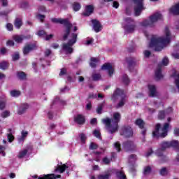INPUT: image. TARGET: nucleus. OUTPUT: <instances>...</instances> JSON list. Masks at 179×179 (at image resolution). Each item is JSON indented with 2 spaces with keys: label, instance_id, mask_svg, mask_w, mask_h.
Here are the masks:
<instances>
[{
  "label": "nucleus",
  "instance_id": "obj_1",
  "mask_svg": "<svg viewBox=\"0 0 179 179\" xmlns=\"http://www.w3.org/2000/svg\"><path fill=\"white\" fill-rule=\"evenodd\" d=\"M65 31L63 36L64 40H67L68 43L63 44V50L66 54H72L73 52V45L76 43L78 39V34L72 33L76 31L78 27L75 24L65 23L64 26Z\"/></svg>",
  "mask_w": 179,
  "mask_h": 179
},
{
  "label": "nucleus",
  "instance_id": "obj_2",
  "mask_svg": "<svg viewBox=\"0 0 179 179\" xmlns=\"http://www.w3.org/2000/svg\"><path fill=\"white\" fill-rule=\"evenodd\" d=\"M164 34L165 36L162 37L152 36L149 44L150 48H152L155 51H162L163 48L167 47L171 40V34L170 33L169 27L165 28Z\"/></svg>",
  "mask_w": 179,
  "mask_h": 179
},
{
  "label": "nucleus",
  "instance_id": "obj_3",
  "mask_svg": "<svg viewBox=\"0 0 179 179\" xmlns=\"http://www.w3.org/2000/svg\"><path fill=\"white\" fill-rule=\"evenodd\" d=\"M121 120V113L115 112L113 113V120L108 117L102 120L103 124L106 125L107 131L110 134H114L118 131V122Z\"/></svg>",
  "mask_w": 179,
  "mask_h": 179
},
{
  "label": "nucleus",
  "instance_id": "obj_4",
  "mask_svg": "<svg viewBox=\"0 0 179 179\" xmlns=\"http://www.w3.org/2000/svg\"><path fill=\"white\" fill-rule=\"evenodd\" d=\"M170 124L169 123H165L162 127H161L160 124L156 125L155 131L152 132L153 136L155 138H166L169 132V127Z\"/></svg>",
  "mask_w": 179,
  "mask_h": 179
},
{
  "label": "nucleus",
  "instance_id": "obj_5",
  "mask_svg": "<svg viewBox=\"0 0 179 179\" xmlns=\"http://www.w3.org/2000/svg\"><path fill=\"white\" fill-rule=\"evenodd\" d=\"M117 99H120V101L117 104V108H120L125 104V95L124 94V91L117 89L112 96V101H117Z\"/></svg>",
  "mask_w": 179,
  "mask_h": 179
},
{
  "label": "nucleus",
  "instance_id": "obj_6",
  "mask_svg": "<svg viewBox=\"0 0 179 179\" xmlns=\"http://www.w3.org/2000/svg\"><path fill=\"white\" fill-rule=\"evenodd\" d=\"M134 3V13L136 16L141 15L142 10H145L143 0H133Z\"/></svg>",
  "mask_w": 179,
  "mask_h": 179
},
{
  "label": "nucleus",
  "instance_id": "obj_7",
  "mask_svg": "<svg viewBox=\"0 0 179 179\" xmlns=\"http://www.w3.org/2000/svg\"><path fill=\"white\" fill-rule=\"evenodd\" d=\"M93 12H94V6H93V5H87L85 6L84 11L81 13V16L87 17L90 16Z\"/></svg>",
  "mask_w": 179,
  "mask_h": 179
},
{
  "label": "nucleus",
  "instance_id": "obj_8",
  "mask_svg": "<svg viewBox=\"0 0 179 179\" xmlns=\"http://www.w3.org/2000/svg\"><path fill=\"white\" fill-rule=\"evenodd\" d=\"M133 134H134V132L132 131V128H131V127L129 126L123 127L120 132V135H122L126 138H129L132 136Z\"/></svg>",
  "mask_w": 179,
  "mask_h": 179
},
{
  "label": "nucleus",
  "instance_id": "obj_9",
  "mask_svg": "<svg viewBox=\"0 0 179 179\" xmlns=\"http://www.w3.org/2000/svg\"><path fill=\"white\" fill-rule=\"evenodd\" d=\"M159 20H163V15L159 12L155 13L149 17V21L151 23H156L157 22H159Z\"/></svg>",
  "mask_w": 179,
  "mask_h": 179
},
{
  "label": "nucleus",
  "instance_id": "obj_10",
  "mask_svg": "<svg viewBox=\"0 0 179 179\" xmlns=\"http://www.w3.org/2000/svg\"><path fill=\"white\" fill-rule=\"evenodd\" d=\"M103 71H107L109 76H111L114 73V66L110 63H106L101 66Z\"/></svg>",
  "mask_w": 179,
  "mask_h": 179
},
{
  "label": "nucleus",
  "instance_id": "obj_11",
  "mask_svg": "<svg viewBox=\"0 0 179 179\" xmlns=\"http://www.w3.org/2000/svg\"><path fill=\"white\" fill-rule=\"evenodd\" d=\"M66 170H72L71 168V164H64L62 166H58L57 168L55 169V173L58 172L60 173H64Z\"/></svg>",
  "mask_w": 179,
  "mask_h": 179
},
{
  "label": "nucleus",
  "instance_id": "obj_12",
  "mask_svg": "<svg viewBox=\"0 0 179 179\" xmlns=\"http://www.w3.org/2000/svg\"><path fill=\"white\" fill-rule=\"evenodd\" d=\"M136 146L135 143L132 141H127L123 143V148L126 152H129V150H134Z\"/></svg>",
  "mask_w": 179,
  "mask_h": 179
},
{
  "label": "nucleus",
  "instance_id": "obj_13",
  "mask_svg": "<svg viewBox=\"0 0 179 179\" xmlns=\"http://www.w3.org/2000/svg\"><path fill=\"white\" fill-rule=\"evenodd\" d=\"M169 14L173 16H179V3L172 6L169 10Z\"/></svg>",
  "mask_w": 179,
  "mask_h": 179
},
{
  "label": "nucleus",
  "instance_id": "obj_14",
  "mask_svg": "<svg viewBox=\"0 0 179 179\" xmlns=\"http://www.w3.org/2000/svg\"><path fill=\"white\" fill-rule=\"evenodd\" d=\"M25 38H31V36L28 35L27 36H24L23 35H14L13 36V40H14V41H15V43H22V41H23V40H24Z\"/></svg>",
  "mask_w": 179,
  "mask_h": 179
},
{
  "label": "nucleus",
  "instance_id": "obj_15",
  "mask_svg": "<svg viewBox=\"0 0 179 179\" xmlns=\"http://www.w3.org/2000/svg\"><path fill=\"white\" fill-rule=\"evenodd\" d=\"M34 48H36V45H33V44L25 45L23 48L24 55H27V54H29V52H30V51H33V50H34Z\"/></svg>",
  "mask_w": 179,
  "mask_h": 179
},
{
  "label": "nucleus",
  "instance_id": "obj_16",
  "mask_svg": "<svg viewBox=\"0 0 179 179\" xmlns=\"http://www.w3.org/2000/svg\"><path fill=\"white\" fill-rule=\"evenodd\" d=\"M148 90L150 92L149 95L150 97H155V96L157 94V92L156 91V86H155L154 85H148Z\"/></svg>",
  "mask_w": 179,
  "mask_h": 179
},
{
  "label": "nucleus",
  "instance_id": "obj_17",
  "mask_svg": "<svg viewBox=\"0 0 179 179\" xmlns=\"http://www.w3.org/2000/svg\"><path fill=\"white\" fill-rule=\"evenodd\" d=\"M51 22L52 23H71V20H69V18H52Z\"/></svg>",
  "mask_w": 179,
  "mask_h": 179
},
{
  "label": "nucleus",
  "instance_id": "obj_18",
  "mask_svg": "<svg viewBox=\"0 0 179 179\" xmlns=\"http://www.w3.org/2000/svg\"><path fill=\"white\" fill-rule=\"evenodd\" d=\"M123 27L127 33H132L135 30V26L132 24H124Z\"/></svg>",
  "mask_w": 179,
  "mask_h": 179
},
{
  "label": "nucleus",
  "instance_id": "obj_19",
  "mask_svg": "<svg viewBox=\"0 0 179 179\" xmlns=\"http://www.w3.org/2000/svg\"><path fill=\"white\" fill-rule=\"evenodd\" d=\"M29 150H31V148H27L25 149L21 150L18 153L19 159H23V157H26V155H27Z\"/></svg>",
  "mask_w": 179,
  "mask_h": 179
},
{
  "label": "nucleus",
  "instance_id": "obj_20",
  "mask_svg": "<svg viewBox=\"0 0 179 179\" xmlns=\"http://www.w3.org/2000/svg\"><path fill=\"white\" fill-rule=\"evenodd\" d=\"M74 121L77 122V124H84L85 123V117L82 115H77L74 117Z\"/></svg>",
  "mask_w": 179,
  "mask_h": 179
},
{
  "label": "nucleus",
  "instance_id": "obj_21",
  "mask_svg": "<svg viewBox=\"0 0 179 179\" xmlns=\"http://www.w3.org/2000/svg\"><path fill=\"white\" fill-rule=\"evenodd\" d=\"M92 27L96 33H99V31L103 30V26L100 23H94Z\"/></svg>",
  "mask_w": 179,
  "mask_h": 179
},
{
  "label": "nucleus",
  "instance_id": "obj_22",
  "mask_svg": "<svg viewBox=\"0 0 179 179\" xmlns=\"http://www.w3.org/2000/svg\"><path fill=\"white\" fill-rule=\"evenodd\" d=\"M27 108H29V105L28 104H24L22 106H21L19 109H18V114L20 115H22V114H24V113H26V110H27Z\"/></svg>",
  "mask_w": 179,
  "mask_h": 179
},
{
  "label": "nucleus",
  "instance_id": "obj_23",
  "mask_svg": "<svg viewBox=\"0 0 179 179\" xmlns=\"http://www.w3.org/2000/svg\"><path fill=\"white\" fill-rule=\"evenodd\" d=\"M10 94L11 97H19L20 95V91L16 90H12L10 91Z\"/></svg>",
  "mask_w": 179,
  "mask_h": 179
},
{
  "label": "nucleus",
  "instance_id": "obj_24",
  "mask_svg": "<svg viewBox=\"0 0 179 179\" xmlns=\"http://www.w3.org/2000/svg\"><path fill=\"white\" fill-rule=\"evenodd\" d=\"M8 134L7 135V138L8 139V142L11 143L15 139V137L12 134V129H8Z\"/></svg>",
  "mask_w": 179,
  "mask_h": 179
},
{
  "label": "nucleus",
  "instance_id": "obj_25",
  "mask_svg": "<svg viewBox=\"0 0 179 179\" xmlns=\"http://www.w3.org/2000/svg\"><path fill=\"white\" fill-rule=\"evenodd\" d=\"M97 62H99V60L94 57L91 58V62L90 63V65L91 68H96V65H97Z\"/></svg>",
  "mask_w": 179,
  "mask_h": 179
},
{
  "label": "nucleus",
  "instance_id": "obj_26",
  "mask_svg": "<svg viewBox=\"0 0 179 179\" xmlns=\"http://www.w3.org/2000/svg\"><path fill=\"white\" fill-rule=\"evenodd\" d=\"M80 8H82V6H80V3H78V2L73 3V10H75V12H78V10H80Z\"/></svg>",
  "mask_w": 179,
  "mask_h": 179
},
{
  "label": "nucleus",
  "instance_id": "obj_27",
  "mask_svg": "<svg viewBox=\"0 0 179 179\" xmlns=\"http://www.w3.org/2000/svg\"><path fill=\"white\" fill-rule=\"evenodd\" d=\"M155 76L157 79H162L163 75L162 74V69L158 68L155 71Z\"/></svg>",
  "mask_w": 179,
  "mask_h": 179
},
{
  "label": "nucleus",
  "instance_id": "obj_28",
  "mask_svg": "<svg viewBox=\"0 0 179 179\" xmlns=\"http://www.w3.org/2000/svg\"><path fill=\"white\" fill-rule=\"evenodd\" d=\"M9 66V63L8 62H2L0 63V69H3L5 71V69H8V67Z\"/></svg>",
  "mask_w": 179,
  "mask_h": 179
},
{
  "label": "nucleus",
  "instance_id": "obj_29",
  "mask_svg": "<svg viewBox=\"0 0 179 179\" xmlns=\"http://www.w3.org/2000/svg\"><path fill=\"white\" fill-rule=\"evenodd\" d=\"M117 178L119 179H127L125 174L124 173V172L122 171H118L116 173Z\"/></svg>",
  "mask_w": 179,
  "mask_h": 179
},
{
  "label": "nucleus",
  "instance_id": "obj_30",
  "mask_svg": "<svg viewBox=\"0 0 179 179\" xmlns=\"http://www.w3.org/2000/svg\"><path fill=\"white\" fill-rule=\"evenodd\" d=\"M17 76L20 79V80H24V79H26V74L22 71L18 72Z\"/></svg>",
  "mask_w": 179,
  "mask_h": 179
},
{
  "label": "nucleus",
  "instance_id": "obj_31",
  "mask_svg": "<svg viewBox=\"0 0 179 179\" xmlns=\"http://www.w3.org/2000/svg\"><path fill=\"white\" fill-rule=\"evenodd\" d=\"M136 125H137L140 128H143V125H145V123H143V120L138 119L137 120H136Z\"/></svg>",
  "mask_w": 179,
  "mask_h": 179
},
{
  "label": "nucleus",
  "instance_id": "obj_32",
  "mask_svg": "<svg viewBox=\"0 0 179 179\" xmlns=\"http://www.w3.org/2000/svg\"><path fill=\"white\" fill-rule=\"evenodd\" d=\"M92 79L93 80H100V79H101V76L100 75V73H93L92 74Z\"/></svg>",
  "mask_w": 179,
  "mask_h": 179
},
{
  "label": "nucleus",
  "instance_id": "obj_33",
  "mask_svg": "<svg viewBox=\"0 0 179 179\" xmlns=\"http://www.w3.org/2000/svg\"><path fill=\"white\" fill-rule=\"evenodd\" d=\"M103 107H104V102L98 105V108H96L97 114H101V111L103 110Z\"/></svg>",
  "mask_w": 179,
  "mask_h": 179
},
{
  "label": "nucleus",
  "instance_id": "obj_34",
  "mask_svg": "<svg viewBox=\"0 0 179 179\" xmlns=\"http://www.w3.org/2000/svg\"><path fill=\"white\" fill-rule=\"evenodd\" d=\"M46 34H47L45 33V31H44V30H41L37 32V36L41 37V38H45Z\"/></svg>",
  "mask_w": 179,
  "mask_h": 179
},
{
  "label": "nucleus",
  "instance_id": "obj_35",
  "mask_svg": "<svg viewBox=\"0 0 179 179\" xmlns=\"http://www.w3.org/2000/svg\"><path fill=\"white\" fill-rule=\"evenodd\" d=\"M93 38H87L85 41H84V44L85 45H90V44L93 43Z\"/></svg>",
  "mask_w": 179,
  "mask_h": 179
},
{
  "label": "nucleus",
  "instance_id": "obj_36",
  "mask_svg": "<svg viewBox=\"0 0 179 179\" xmlns=\"http://www.w3.org/2000/svg\"><path fill=\"white\" fill-rule=\"evenodd\" d=\"M150 171H152V168H150V166H145L144 168L143 173L145 176H148V174H150Z\"/></svg>",
  "mask_w": 179,
  "mask_h": 179
},
{
  "label": "nucleus",
  "instance_id": "obj_37",
  "mask_svg": "<svg viewBox=\"0 0 179 179\" xmlns=\"http://www.w3.org/2000/svg\"><path fill=\"white\" fill-rule=\"evenodd\" d=\"M94 136H96V138H98V139H100L101 136V134H100V130L95 129L93 132Z\"/></svg>",
  "mask_w": 179,
  "mask_h": 179
},
{
  "label": "nucleus",
  "instance_id": "obj_38",
  "mask_svg": "<svg viewBox=\"0 0 179 179\" xmlns=\"http://www.w3.org/2000/svg\"><path fill=\"white\" fill-rule=\"evenodd\" d=\"M113 146L117 152H121V144L120 143V142L115 143Z\"/></svg>",
  "mask_w": 179,
  "mask_h": 179
},
{
  "label": "nucleus",
  "instance_id": "obj_39",
  "mask_svg": "<svg viewBox=\"0 0 179 179\" xmlns=\"http://www.w3.org/2000/svg\"><path fill=\"white\" fill-rule=\"evenodd\" d=\"M111 176V173L110 172H108L106 175H100L99 176V179H108V178Z\"/></svg>",
  "mask_w": 179,
  "mask_h": 179
},
{
  "label": "nucleus",
  "instance_id": "obj_40",
  "mask_svg": "<svg viewBox=\"0 0 179 179\" xmlns=\"http://www.w3.org/2000/svg\"><path fill=\"white\" fill-rule=\"evenodd\" d=\"M65 104V101L59 99V98H56L54 101L53 104Z\"/></svg>",
  "mask_w": 179,
  "mask_h": 179
},
{
  "label": "nucleus",
  "instance_id": "obj_41",
  "mask_svg": "<svg viewBox=\"0 0 179 179\" xmlns=\"http://www.w3.org/2000/svg\"><path fill=\"white\" fill-rule=\"evenodd\" d=\"M10 115V112L9 110H6L1 113L2 118H7Z\"/></svg>",
  "mask_w": 179,
  "mask_h": 179
},
{
  "label": "nucleus",
  "instance_id": "obj_42",
  "mask_svg": "<svg viewBox=\"0 0 179 179\" xmlns=\"http://www.w3.org/2000/svg\"><path fill=\"white\" fill-rule=\"evenodd\" d=\"M122 82H124L125 85H128V83H129V78H128V76L127 75L123 76Z\"/></svg>",
  "mask_w": 179,
  "mask_h": 179
},
{
  "label": "nucleus",
  "instance_id": "obj_43",
  "mask_svg": "<svg viewBox=\"0 0 179 179\" xmlns=\"http://www.w3.org/2000/svg\"><path fill=\"white\" fill-rule=\"evenodd\" d=\"M27 134H28L27 131H22V136L21 138H19V141H24V138L27 136Z\"/></svg>",
  "mask_w": 179,
  "mask_h": 179
},
{
  "label": "nucleus",
  "instance_id": "obj_44",
  "mask_svg": "<svg viewBox=\"0 0 179 179\" xmlns=\"http://www.w3.org/2000/svg\"><path fill=\"white\" fill-rule=\"evenodd\" d=\"M162 65H164V66L169 65V58L164 57L162 61Z\"/></svg>",
  "mask_w": 179,
  "mask_h": 179
},
{
  "label": "nucleus",
  "instance_id": "obj_45",
  "mask_svg": "<svg viewBox=\"0 0 179 179\" xmlns=\"http://www.w3.org/2000/svg\"><path fill=\"white\" fill-rule=\"evenodd\" d=\"M167 173H169V171H167L166 168H162L160 170V174L161 176H166Z\"/></svg>",
  "mask_w": 179,
  "mask_h": 179
},
{
  "label": "nucleus",
  "instance_id": "obj_46",
  "mask_svg": "<svg viewBox=\"0 0 179 179\" xmlns=\"http://www.w3.org/2000/svg\"><path fill=\"white\" fill-rule=\"evenodd\" d=\"M6 27L8 31H12V30H13V25L10 23L6 24Z\"/></svg>",
  "mask_w": 179,
  "mask_h": 179
},
{
  "label": "nucleus",
  "instance_id": "obj_47",
  "mask_svg": "<svg viewBox=\"0 0 179 179\" xmlns=\"http://www.w3.org/2000/svg\"><path fill=\"white\" fill-rule=\"evenodd\" d=\"M166 115V113L164 111H160L159 115H158V118L159 120H163Z\"/></svg>",
  "mask_w": 179,
  "mask_h": 179
},
{
  "label": "nucleus",
  "instance_id": "obj_48",
  "mask_svg": "<svg viewBox=\"0 0 179 179\" xmlns=\"http://www.w3.org/2000/svg\"><path fill=\"white\" fill-rule=\"evenodd\" d=\"M97 148H99V145H97V144L94 143H92L90 145V149H91L92 150H94V149H97Z\"/></svg>",
  "mask_w": 179,
  "mask_h": 179
},
{
  "label": "nucleus",
  "instance_id": "obj_49",
  "mask_svg": "<svg viewBox=\"0 0 179 179\" xmlns=\"http://www.w3.org/2000/svg\"><path fill=\"white\" fill-rule=\"evenodd\" d=\"M5 106H6V103L5 102V101H2L0 99V110H3Z\"/></svg>",
  "mask_w": 179,
  "mask_h": 179
},
{
  "label": "nucleus",
  "instance_id": "obj_50",
  "mask_svg": "<svg viewBox=\"0 0 179 179\" xmlns=\"http://www.w3.org/2000/svg\"><path fill=\"white\" fill-rule=\"evenodd\" d=\"M110 162H111V159H108L107 157H104L103 159V163L104 164H110Z\"/></svg>",
  "mask_w": 179,
  "mask_h": 179
},
{
  "label": "nucleus",
  "instance_id": "obj_51",
  "mask_svg": "<svg viewBox=\"0 0 179 179\" xmlns=\"http://www.w3.org/2000/svg\"><path fill=\"white\" fill-rule=\"evenodd\" d=\"M37 19H39V20H41V22H44V19H45V15H36Z\"/></svg>",
  "mask_w": 179,
  "mask_h": 179
},
{
  "label": "nucleus",
  "instance_id": "obj_52",
  "mask_svg": "<svg viewBox=\"0 0 179 179\" xmlns=\"http://www.w3.org/2000/svg\"><path fill=\"white\" fill-rule=\"evenodd\" d=\"M54 37L53 34H50V35H45V38H43L46 41H48V40H51Z\"/></svg>",
  "mask_w": 179,
  "mask_h": 179
},
{
  "label": "nucleus",
  "instance_id": "obj_53",
  "mask_svg": "<svg viewBox=\"0 0 179 179\" xmlns=\"http://www.w3.org/2000/svg\"><path fill=\"white\" fill-rule=\"evenodd\" d=\"M80 138L81 142H83V143H85V141H86V136L82 134L80 135Z\"/></svg>",
  "mask_w": 179,
  "mask_h": 179
},
{
  "label": "nucleus",
  "instance_id": "obj_54",
  "mask_svg": "<svg viewBox=\"0 0 179 179\" xmlns=\"http://www.w3.org/2000/svg\"><path fill=\"white\" fill-rule=\"evenodd\" d=\"M6 45H9L10 47H13V45H15V42L12 40L8 41Z\"/></svg>",
  "mask_w": 179,
  "mask_h": 179
},
{
  "label": "nucleus",
  "instance_id": "obj_55",
  "mask_svg": "<svg viewBox=\"0 0 179 179\" xmlns=\"http://www.w3.org/2000/svg\"><path fill=\"white\" fill-rule=\"evenodd\" d=\"M144 57L145 58H149V57H150V51L149 50H145L144 51Z\"/></svg>",
  "mask_w": 179,
  "mask_h": 179
},
{
  "label": "nucleus",
  "instance_id": "obj_56",
  "mask_svg": "<svg viewBox=\"0 0 179 179\" xmlns=\"http://www.w3.org/2000/svg\"><path fill=\"white\" fill-rule=\"evenodd\" d=\"M125 23H132L134 22V20H132L131 17H127L124 18Z\"/></svg>",
  "mask_w": 179,
  "mask_h": 179
},
{
  "label": "nucleus",
  "instance_id": "obj_57",
  "mask_svg": "<svg viewBox=\"0 0 179 179\" xmlns=\"http://www.w3.org/2000/svg\"><path fill=\"white\" fill-rule=\"evenodd\" d=\"M175 136H179V128H175L173 130Z\"/></svg>",
  "mask_w": 179,
  "mask_h": 179
},
{
  "label": "nucleus",
  "instance_id": "obj_58",
  "mask_svg": "<svg viewBox=\"0 0 179 179\" xmlns=\"http://www.w3.org/2000/svg\"><path fill=\"white\" fill-rule=\"evenodd\" d=\"M17 59H19V53H15L13 55V60L17 61Z\"/></svg>",
  "mask_w": 179,
  "mask_h": 179
},
{
  "label": "nucleus",
  "instance_id": "obj_59",
  "mask_svg": "<svg viewBox=\"0 0 179 179\" xmlns=\"http://www.w3.org/2000/svg\"><path fill=\"white\" fill-rule=\"evenodd\" d=\"M120 6V3L117 1L113 2V7L115 8V9H118V7Z\"/></svg>",
  "mask_w": 179,
  "mask_h": 179
},
{
  "label": "nucleus",
  "instance_id": "obj_60",
  "mask_svg": "<svg viewBox=\"0 0 179 179\" xmlns=\"http://www.w3.org/2000/svg\"><path fill=\"white\" fill-rule=\"evenodd\" d=\"M90 124L92 125H94V124H97V119H96V118L92 119L90 121Z\"/></svg>",
  "mask_w": 179,
  "mask_h": 179
},
{
  "label": "nucleus",
  "instance_id": "obj_61",
  "mask_svg": "<svg viewBox=\"0 0 179 179\" xmlns=\"http://www.w3.org/2000/svg\"><path fill=\"white\" fill-rule=\"evenodd\" d=\"M172 57H173L175 59H179V53L174 52L172 54Z\"/></svg>",
  "mask_w": 179,
  "mask_h": 179
},
{
  "label": "nucleus",
  "instance_id": "obj_62",
  "mask_svg": "<svg viewBox=\"0 0 179 179\" xmlns=\"http://www.w3.org/2000/svg\"><path fill=\"white\" fill-rule=\"evenodd\" d=\"M45 57H48L49 55H51V50L50 49H48L45 51Z\"/></svg>",
  "mask_w": 179,
  "mask_h": 179
},
{
  "label": "nucleus",
  "instance_id": "obj_63",
  "mask_svg": "<svg viewBox=\"0 0 179 179\" xmlns=\"http://www.w3.org/2000/svg\"><path fill=\"white\" fill-rule=\"evenodd\" d=\"M22 17H18L15 19V23H22Z\"/></svg>",
  "mask_w": 179,
  "mask_h": 179
},
{
  "label": "nucleus",
  "instance_id": "obj_64",
  "mask_svg": "<svg viewBox=\"0 0 179 179\" xmlns=\"http://www.w3.org/2000/svg\"><path fill=\"white\" fill-rule=\"evenodd\" d=\"M2 6H8V0H1Z\"/></svg>",
  "mask_w": 179,
  "mask_h": 179
}]
</instances>
